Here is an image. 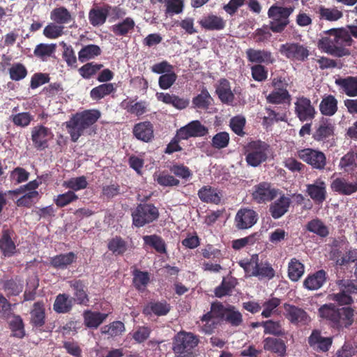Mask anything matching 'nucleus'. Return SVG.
I'll use <instances>...</instances> for the list:
<instances>
[{
    "label": "nucleus",
    "mask_w": 357,
    "mask_h": 357,
    "mask_svg": "<svg viewBox=\"0 0 357 357\" xmlns=\"http://www.w3.org/2000/svg\"><path fill=\"white\" fill-rule=\"evenodd\" d=\"M219 320L225 321L231 326L238 327L243 321L242 314L232 305H223L221 302H213L209 312L200 317L204 323L201 331L205 334H211L217 328Z\"/></svg>",
    "instance_id": "1"
},
{
    "label": "nucleus",
    "mask_w": 357,
    "mask_h": 357,
    "mask_svg": "<svg viewBox=\"0 0 357 357\" xmlns=\"http://www.w3.org/2000/svg\"><path fill=\"white\" fill-rule=\"evenodd\" d=\"M353 39L344 28H333L325 31L323 36L317 42L319 50L328 54L343 57L349 56V47L353 44Z\"/></svg>",
    "instance_id": "2"
},
{
    "label": "nucleus",
    "mask_w": 357,
    "mask_h": 357,
    "mask_svg": "<svg viewBox=\"0 0 357 357\" xmlns=\"http://www.w3.org/2000/svg\"><path fill=\"white\" fill-rule=\"evenodd\" d=\"M318 314L326 321L330 328L337 332L349 328L355 319L354 308L350 306L340 307L331 303L322 305L318 309Z\"/></svg>",
    "instance_id": "3"
},
{
    "label": "nucleus",
    "mask_w": 357,
    "mask_h": 357,
    "mask_svg": "<svg viewBox=\"0 0 357 357\" xmlns=\"http://www.w3.org/2000/svg\"><path fill=\"white\" fill-rule=\"evenodd\" d=\"M100 116L101 113L98 109H86L73 114L66 123L71 141L77 142L84 131L96 123Z\"/></svg>",
    "instance_id": "4"
},
{
    "label": "nucleus",
    "mask_w": 357,
    "mask_h": 357,
    "mask_svg": "<svg viewBox=\"0 0 357 357\" xmlns=\"http://www.w3.org/2000/svg\"><path fill=\"white\" fill-rule=\"evenodd\" d=\"M238 264L249 276L257 277L259 280H270L275 275V270L268 261L259 262L257 254L251 255L250 259H241Z\"/></svg>",
    "instance_id": "5"
},
{
    "label": "nucleus",
    "mask_w": 357,
    "mask_h": 357,
    "mask_svg": "<svg viewBox=\"0 0 357 357\" xmlns=\"http://www.w3.org/2000/svg\"><path fill=\"white\" fill-rule=\"evenodd\" d=\"M199 342V337L194 333L184 331L178 332L172 341L175 357H195L194 349Z\"/></svg>",
    "instance_id": "6"
},
{
    "label": "nucleus",
    "mask_w": 357,
    "mask_h": 357,
    "mask_svg": "<svg viewBox=\"0 0 357 357\" xmlns=\"http://www.w3.org/2000/svg\"><path fill=\"white\" fill-rule=\"evenodd\" d=\"M271 151V146L266 142L251 141L245 146V161L248 165L257 167L267 160Z\"/></svg>",
    "instance_id": "7"
},
{
    "label": "nucleus",
    "mask_w": 357,
    "mask_h": 357,
    "mask_svg": "<svg viewBox=\"0 0 357 357\" xmlns=\"http://www.w3.org/2000/svg\"><path fill=\"white\" fill-rule=\"evenodd\" d=\"M294 9V6L272 5L267 12L268 17L271 20L269 28L271 31L276 33L283 32L289 24V17Z\"/></svg>",
    "instance_id": "8"
},
{
    "label": "nucleus",
    "mask_w": 357,
    "mask_h": 357,
    "mask_svg": "<svg viewBox=\"0 0 357 357\" xmlns=\"http://www.w3.org/2000/svg\"><path fill=\"white\" fill-rule=\"evenodd\" d=\"M131 215L132 225L139 228L156 220L159 217V211L153 204H139Z\"/></svg>",
    "instance_id": "9"
},
{
    "label": "nucleus",
    "mask_w": 357,
    "mask_h": 357,
    "mask_svg": "<svg viewBox=\"0 0 357 357\" xmlns=\"http://www.w3.org/2000/svg\"><path fill=\"white\" fill-rule=\"evenodd\" d=\"M296 155L314 169L322 171L327 164L325 153L319 149L312 148L298 149Z\"/></svg>",
    "instance_id": "10"
},
{
    "label": "nucleus",
    "mask_w": 357,
    "mask_h": 357,
    "mask_svg": "<svg viewBox=\"0 0 357 357\" xmlns=\"http://www.w3.org/2000/svg\"><path fill=\"white\" fill-rule=\"evenodd\" d=\"M280 53L293 61H305L310 55L308 47L300 43L289 42L280 45Z\"/></svg>",
    "instance_id": "11"
},
{
    "label": "nucleus",
    "mask_w": 357,
    "mask_h": 357,
    "mask_svg": "<svg viewBox=\"0 0 357 357\" xmlns=\"http://www.w3.org/2000/svg\"><path fill=\"white\" fill-rule=\"evenodd\" d=\"M54 134L51 129L43 125L33 127L31 130V140L38 150H45L48 147L49 141L52 139Z\"/></svg>",
    "instance_id": "12"
},
{
    "label": "nucleus",
    "mask_w": 357,
    "mask_h": 357,
    "mask_svg": "<svg viewBox=\"0 0 357 357\" xmlns=\"http://www.w3.org/2000/svg\"><path fill=\"white\" fill-rule=\"evenodd\" d=\"M73 291L74 303L79 305L88 306L89 303V296L86 283L82 280L74 279L68 282Z\"/></svg>",
    "instance_id": "13"
},
{
    "label": "nucleus",
    "mask_w": 357,
    "mask_h": 357,
    "mask_svg": "<svg viewBox=\"0 0 357 357\" xmlns=\"http://www.w3.org/2000/svg\"><path fill=\"white\" fill-rule=\"evenodd\" d=\"M252 197L258 204L266 203L272 201L277 196V190L271 188V185L268 182H261L255 185L252 188Z\"/></svg>",
    "instance_id": "14"
},
{
    "label": "nucleus",
    "mask_w": 357,
    "mask_h": 357,
    "mask_svg": "<svg viewBox=\"0 0 357 357\" xmlns=\"http://www.w3.org/2000/svg\"><path fill=\"white\" fill-rule=\"evenodd\" d=\"M295 114L301 121L304 122L312 121L315 117L316 111L311 100L302 96L295 102Z\"/></svg>",
    "instance_id": "15"
},
{
    "label": "nucleus",
    "mask_w": 357,
    "mask_h": 357,
    "mask_svg": "<svg viewBox=\"0 0 357 357\" xmlns=\"http://www.w3.org/2000/svg\"><path fill=\"white\" fill-rule=\"evenodd\" d=\"M258 214L252 209L243 208L238 211L234 218V224L238 229H247L256 224Z\"/></svg>",
    "instance_id": "16"
},
{
    "label": "nucleus",
    "mask_w": 357,
    "mask_h": 357,
    "mask_svg": "<svg viewBox=\"0 0 357 357\" xmlns=\"http://www.w3.org/2000/svg\"><path fill=\"white\" fill-rule=\"evenodd\" d=\"M285 317L293 324L305 326L310 321L308 314L302 308L289 303L284 304Z\"/></svg>",
    "instance_id": "17"
},
{
    "label": "nucleus",
    "mask_w": 357,
    "mask_h": 357,
    "mask_svg": "<svg viewBox=\"0 0 357 357\" xmlns=\"http://www.w3.org/2000/svg\"><path fill=\"white\" fill-rule=\"evenodd\" d=\"M308 344L317 352H328L333 342V337H324L319 330L314 329L308 337Z\"/></svg>",
    "instance_id": "18"
},
{
    "label": "nucleus",
    "mask_w": 357,
    "mask_h": 357,
    "mask_svg": "<svg viewBox=\"0 0 357 357\" xmlns=\"http://www.w3.org/2000/svg\"><path fill=\"white\" fill-rule=\"evenodd\" d=\"M245 55L248 61L252 63L270 65L275 62L273 53L266 49L248 48Z\"/></svg>",
    "instance_id": "19"
},
{
    "label": "nucleus",
    "mask_w": 357,
    "mask_h": 357,
    "mask_svg": "<svg viewBox=\"0 0 357 357\" xmlns=\"http://www.w3.org/2000/svg\"><path fill=\"white\" fill-rule=\"evenodd\" d=\"M177 131L180 138L188 139L190 137H204L208 133V130L199 121L195 120L181 127Z\"/></svg>",
    "instance_id": "20"
},
{
    "label": "nucleus",
    "mask_w": 357,
    "mask_h": 357,
    "mask_svg": "<svg viewBox=\"0 0 357 357\" xmlns=\"http://www.w3.org/2000/svg\"><path fill=\"white\" fill-rule=\"evenodd\" d=\"M335 126L329 119L321 118L319 121L312 138L317 142H326L334 135Z\"/></svg>",
    "instance_id": "21"
},
{
    "label": "nucleus",
    "mask_w": 357,
    "mask_h": 357,
    "mask_svg": "<svg viewBox=\"0 0 357 357\" xmlns=\"http://www.w3.org/2000/svg\"><path fill=\"white\" fill-rule=\"evenodd\" d=\"M13 234V229L8 228L6 225L3 227L0 238V250L6 257H10L16 253V245L12 239Z\"/></svg>",
    "instance_id": "22"
},
{
    "label": "nucleus",
    "mask_w": 357,
    "mask_h": 357,
    "mask_svg": "<svg viewBox=\"0 0 357 357\" xmlns=\"http://www.w3.org/2000/svg\"><path fill=\"white\" fill-rule=\"evenodd\" d=\"M112 6L109 4L93 7L89 12V23L94 27L103 25L107 21Z\"/></svg>",
    "instance_id": "23"
},
{
    "label": "nucleus",
    "mask_w": 357,
    "mask_h": 357,
    "mask_svg": "<svg viewBox=\"0 0 357 357\" xmlns=\"http://www.w3.org/2000/svg\"><path fill=\"white\" fill-rule=\"evenodd\" d=\"M331 190L340 195H351L357 192V179L350 182L344 177L334 179L331 184Z\"/></svg>",
    "instance_id": "24"
},
{
    "label": "nucleus",
    "mask_w": 357,
    "mask_h": 357,
    "mask_svg": "<svg viewBox=\"0 0 357 357\" xmlns=\"http://www.w3.org/2000/svg\"><path fill=\"white\" fill-rule=\"evenodd\" d=\"M198 22L202 29L208 31H221L226 26V21L213 13L204 15Z\"/></svg>",
    "instance_id": "25"
},
{
    "label": "nucleus",
    "mask_w": 357,
    "mask_h": 357,
    "mask_svg": "<svg viewBox=\"0 0 357 357\" xmlns=\"http://www.w3.org/2000/svg\"><path fill=\"white\" fill-rule=\"evenodd\" d=\"M154 129L153 124L145 121L136 123L132 129L133 135L144 142H150L154 138Z\"/></svg>",
    "instance_id": "26"
},
{
    "label": "nucleus",
    "mask_w": 357,
    "mask_h": 357,
    "mask_svg": "<svg viewBox=\"0 0 357 357\" xmlns=\"http://www.w3.org/2000/svg\"><path fill=\"white\" fill-rule=\"evenodd\" d=\"M155 96L158 101H161L167 105H170L179 110L187 108L190 104V100L188 98L179 97L175 94L158 92Z\"/></svg>",
    "instance_id": "27"
},
{
    "label": "nucleus",
    "mask_w": 357,
    "mask_h": 357,
    "mask_svg": "<svg viewBox=\"0 0 357 357\" xmlns=\"http://www.w3.org/2000/svg\"><path fill=\"white\" fill-rule=\"evenodd\" d=\"M306 192L310 197L317 204H321L326 198V183L318 179L312 184L306 185Z\"/></svg>",
    "instance_id": "28"
},
{
    "label": "nucleus",
    "mask_w": 357,
    "mask_h": 357,
    "mask_svg": "<svg viewBox=\"0 0 357 357\" xmlns=\"http://www.w3.org/2000/svg\"><path fill=\"white\" fill-rule=\"evenodd\" d=\"M30 324L33 328H41L45 324V309L43 301L33 303L30 312Z\"/></svg>",
    "instance_id": "29"
},
{
    "label": "nucleus",
    "mask_w": 357,
    "mask_h": 357,
    "mask_svg": "<svg viewBox=\"0 0 357 357\" xmlns=\"http://www.w3.org/2000/svg\"><path fill=\"white\" fill-rule=\"evenodd\" d=\"M215 93L220 101L228 105H232L234 100V94L231 91L230 82L225 78H221L215 88Z\"/></svg>",
    "instance_id": "30"
},
{
    "label": "nucleus",
    "mask_w": 357,
    "mask_h": 357,
    "mask_svg": "<svg viewBox=\"0 0 357 357\" xmlns=\"http://www.w3.org/2000/svg\"><path fill=\"white\" fill-rule=\"evenodd\" d=\"M136 99L126 98L121 102V107L128 113L137 116H142L147 111V103L146 101H135Z\"/></svg>",
    "instance_id": "31"
},
{
    "label": "nucleus",
    "mask_w": 357,
    "mask_h": 357,
    "mask_svg": "<svg viewBox=\"0 0 357 357\" xmlns=\"http://www.w3.org/2000/svg\"><path fill=\"white\" fill-rule=\"evenodd\" d=\"M290 204L291 199L284 195H282L270 205L269 212L271 215L274 219L281 218L288 211Z\"/></svg>",
    "instance_id": "32"
},
{
    "label": "nucleus",
    "mask_w": 357,
    "mask_h": 357,
    "mask_svg": "<svg viewBox=\"0 0 357 357\" xmlns=\"http://www.w3.org/2000/svg\"><path fill=\"white\" fill-rule=\"evenodd\" d=\"M108 314L90 310L83 312L84 324L86 328H98L107 319Z\"/></svg>",
    "instance_id": "33"
},
{
    "label": "nucleus",
    "mask_w": 357,
    "mask_h": 357,
    "mask_svg": "<svg viewBox=\"0 0 357 357\" xmlns=\"http://www.w3.org/2000/svg\"><path fill=\"white\" fill-rule=\"evenodd\" d=\"M74 300L67 294H59L54 300L53 310L58 314L69 313L74 305Z\"/></svg>",
    "instance_id": "34"
},
{
    "label": "nucleus",
    "mask_w": 357,
    "mask_h": 357,
    "mask_svg": "<svg viewBox=\"0 0 357 357\" xmlns=\"http://www.w3.org/2000/svg\"><path fill=\"white\" fill-rule=\"evenodd\" d=\"M199 198L204 202L218 204L221 202L222 193L217 188L204 185L198 191Z\"/></svg>",
    "instance_id": "35"
},
{
    "label": "nucleus",
    "mask_w": 357,
    "mask_h": 357,
    "mask_svg": "<svg viewBox=\"0 0 357 357\" xmlns=\"http://www.w3.org/2000/svg\"><path fill=\"white\" fill-rule=\"evenodd\" d=\"M335 83L340 87L342 93L349 97L357 96V76H349L336 79Z\"/></svg>",
    "instance_id": "36"
},
{
    "label": "nucleus",
    "mask_w": 357,
    "mask_h": 357,
    "mask_svg": "<svg viewBox=\"0 0 357 357\" xmlns=\"http://www.w3.org/2000/svg\"><path fill=\"white\" fill-rule=\"evenodd\" d=\"M171 306L167 301H151L144 306L143 313L145 315L155 314L156 316H165L170 311Z\"/></svg>",
    "instance_id": "37"
},
{
    "label": "nucleus",
    "mask_w": 357,
    "mask_h": 357,
    "mask_svg": "<svg viewBox=\"0 0 357 357\" xmlns=\"http://www.w3.org/2000/svg\"><path fill=\"white\" fill-rule=\"evenodd\" d=\"M77 259V255L73 252L57 255L50 258V265L56 269H66Z\"/></svg>",
    "instance_id": "38"
},
{
    "label": "nucleus",
    "mask_w": 357,
    "mask_h": 357,
    "mask_svg": "<svg viewBox=\"0 0 357 357\" xmlns=\"http://www.w3.org/2000/svg\"><path fill=\"white\" fill-rule=\"evenodd\" d=\"M339 167L348 174H354L357 169V150L349 151L342 156Z\"/></svg>",
    "instance_id": "39"
},
{
    "label": "nucleus",
    "mask_w": 357,
    "mask_h": 357,
    "mask_svg": "<svg viewBox=\"0 0 357 357\" xmlns=\"http://www.w3.org/2000/svg\"><path fill=\"white\" fill-rule=\"evenodd\" d=\"M326 280V273L319 270L314 274L309 275L304 280V287L309 290H317L321 287Z\"/></svg>",
    "instance_id": "40"
},
{
    "label": "nucleus",
    "mask_w": 357,
    "mask_h": 357,
    "mask_svg": "<svg viewBox=\"0 0 357 357\" xmlns=\"http://www.w3.org/2000/svg\"><path fill=\"white\" fill-rule=\"evenodd\" d=\"M50 19L54 22L62 26L74 21L73 16L64 6L54 8L50 13Z\"/></svg>",
    "instance_id": "41"
},
{
    "label": "nucleus",
    "mask_w": 357,
    "mask_h": 357,
    "mask_svg": "<svg viewBox=\"0 0 357 357\" xmlns=\"http://www.w3.org/2000/svg\"><path fill=\"white\" fill-rule=\"evenodd\" d=\"M135 22L131 17H126L111 26V31L116 36H126L134 31Z\"/></svg>",
    "instance_id": "42"
},
{
    "label": "nucleus",
    "mask_w": 357,
    "mask_h": 357,
    "mask_svg": "<svg viewBox=\"0 0 357 357\" xmlns=\"http://www.w3.org/2000/svg\"><path fill=\"white\" fill-rule=\"evenodd\" d=\"M8 328L11 331V337L22 339L26 335L24 323L20 315L13 314L8 321Z\"/></svg>",
    "instance_id": "43"
},
{
    "label": "nucleus",
    "mask_w": 357,
    "mask_h": 357,
    "mask_svg": "<svg viewBox=\"0 0 357 357\" xmlns=\"http://www.w3.org/2000/svg\"><path fill=\"white\" fill-rule=\"evenodd\" d=\"M128 243L121 236H116L108 241L107 248L115 256H122L128 250Z\"/></svg>",
    "instance_id": "44"
},
{
    "label": "nucleus",
    "mask_w": 357,
    "mask_h": 357,
    "mask_svg": "<svg viewBox=\"0 0 357 357\" xmlns=\"http://www.w3.org/2000/svg\"><path fill=\"white\" fill-rule=\"evenodd\" d=\"M115 91L114 83H104L93 88L90 91V97L92 100L98 101Z\"/></svg>",
    "instance_id": "45"
},
{
    "label": "nucleus",
    "mask_w": 357,
    "mask_h": 357,
    "mask_svg": "<svg viewBox=\"0 0 357 357\" xmlns=\"http://www.w3.org/2000/svg\"><path fill=\"white\" fill-rule=\"evenodd\" d=\"M56 47L55 43H40L36 46L33 54L36 57L45 61L54 55Z\"/></svg>",
    "instance_id": "46"
},
{
    "label": "nucleus",
    "mask_w": 357,
    "mask_h": 357,
    "mask_svg": "<svg viewBox=\"0 0 357 357\" xmlns=\"http://www.w3.org/2000/svg\"><path fill=\"white\" fill-rule=\"evenodd\" d=\"M319 110L323 115L331 116L337 111V100L333 95L323 98L319 104Z\"/></svg>",
    "instance_id": "47"
},
{
    "label": "nucleus",
    "mask_w": 357,
    "mask_h": 357,
    "mask_svg": "<svg viewBox=\"0 0 357 357\" xmlns=\"http://www.w3.org/2000/svg\"><path fill=\"white\" fill-rule=\"evenodd\" d=\"M143 241L145 245L151 247L157 252L160 254L167 253V245L161 236L157 234L146 235L143 236Z\"/></svg>",
    "instance_id": "48"
},
{
    "label": "nucleus",
    "mask_w": 357,
    "mask_h": 357,
    "mask_svg": "<svg viewBox=\"0 0 357 357\" xmlns=\"http://www.w3.org/2000/svg\"><path fill=\"white\" fill-rule=\"evenodd\" d=\"M1 284L8 296H17L23 290V284L17 278L15 279L1 280Z\"/></svg>",
    "instance_id": "49"
},
{
    "label": "nucleus",
    "mask_w": 357,
    "mask_h": 357,
    "mask_svg": "<svg viewBox=\"0 0 357 357\" xmlns=\"http://www.w3.org/2000/svg\"><path fill=\"white\" fill-rule=\"evenodd\" d=\"M286 345L281 339L274 337H266L264 340V349L267 351H271L280 356H284L286 352Z\"/></svg>",
    "instance_id": "50"
},
{
    "label": "nucleus",
    "mask_w": 357,
    "mask_h": 357,
    "mask_svg": "<svg viewBox=\"0 0 357 357\" xmlns=\"http://www.w3.org/2000/svg\"><path fill=\"white\" fill-rule=\"evenodd\" d=\"M320 20L335 22L342 17L343 13L336 7L326 8L321 6L317 11Z\"/></svg>",
    "instance_id": "51"
},
{
    "label": "nucleus",
    "mask_w": 357,
    "mask_h": 357,
    "mask_svg": "<svg viewBox=\"0 0 357 357\" xmlns=\"http://www.w3.org/2000/svg\"><path fill=\"white\" fill-rule=\"evenodd\" d=\"M305 228L308 231L314 233L321 238H325L329 234L328 227L318 218L309 221Z\"/></svg>",
    "instance_id": "52"
},
{
    "label": "nucleus",
    "mask_w": 357,
    "mask_h": 357,
    "mask_svg": "<svg viewBox=\"0 0 357 357\" xmlns=\"http://www.w3.org/2000/svg\"><path fill=\"white\" fill-rule=\"evenodd\" d=\"M102 53L100 47L97 45H88L84 46L78 52V59L84 63L88 60L94 59Z\"/></svg>",
    "instance_id": "53"
},
{
    "label": "nucleus",
    "mask_w": 357,
    "mask_h": 357,
    "mask_svg": "<svg viewBox=\"0 0 357 357\" xmlns=\"http://www.w3.org/2000/svg\"><path fill=\"white\" fill-rule=\"evenodd\" d=\"M266 100L271 104H289L291 95L287 89L273 90L266 96Z\"/></svg>",
    "instance_id": "54"
},
{
    "label": "nucleus",
    "mask_w": 357,
    "mask_h": 357,
    "mask_svg": "<svg viewBox=\"0 0 357 357\" xmlns=\"http://www.w3.org/2000/svg\"><path fill=\"white\" fill-rule=\"evenodd\" d=\"M132 283L135 289L144 291L150 281L149 273L136 268L132 271Z\"/></svg>",
    "instance_id": "55"
},
{
    "label": "nucleus",
    "mask_w": 357,
    "mask_h": 357,
    "mask_svg": "<svg viewBox=\"0 0 357 357\" xmlns=\"http://www.w3.org/2000/svg\"><path fill=\"white\" fill-rule=\"evenodd\" d=\"M304 273V265L298 259L293 258L288 266V276L291 281H298Z\"/></svg>",
    "instance_id": "56"
},
{
    "label": "nucleus",
    "mask_w": 357,
    "mask_h": 357,
    "mask_svg": "<svg viewBox=\"0 0 357 357\" xmlns=\"http://www.w3.org/2000/svg\"><path fill=\"white\" fill-rule=\"evenodd\" d=\"M265 334H270L277 337H283L286 335L285 330L282 328L280 321L267 320L262 321Z\"/></svg>",
    "instance_id": "57"
},
{
    "label": "nucleus",
    "mask_w": 357,
    "mask_h": 357,
    "mask_svg": "<svg viewBox=\"0 0 357 357\" xmlns=\"http://www.w3.org/2000/svg\"><path fill=\"white\" fill-rule=\"evenodd\" d=\"M63 186L70 189L69 191L77 192L87 188L88 182L84 176L71 178L63 183Z\"/></svg>",
    "instance_id": "58"
},
{
    "label": "nucleus",
    "mask_w": 357,
    "mask_h": 357,
    "mask_svg": "<svg viewBox=\"0 0 357 357\" xmlns=\"http://www.w3.org/2000/svg\"><path fill=\"white\" fill-rule=\"evenodd\" d=\"M202 255L207 259H212L220 263L224 259L223 254L220 249L215 248L212 244H207L201 250Z\"/></svg>",
    "instance_id": "59"
},
{
    "label": "nucleus",
    "mask_w": 357,
    "mask_h": 357,
    "mask_svg": "<svg viewBox=\"0 0 357 357\" xmlns=\"http://www.w3.org/2000/svg\"><path fill=\"white\" fill-rule=\"evenodd\" d=\"M102 68L103 65L101 63L89 62L80 67L78 72L84 79H89Z\"/></svg>",
    "instance_id": "60"
},
{
    "label": "nucleus",
    "mask_w": 357,
    "mask_h": 357,
    "mask_svg": "<svg viewBox=\"0 0 357 357\" xmlns=\"http://www.w3.org/2000/svg\"><path fill=\"white\" fill-rule=\"evenodd\" d=\"M236 283L233 278L227 280L223 278L222 282L218 286L214 291L215 295L218 298H222L225 296L229 295L232 289L235 287Z\"/></svg>",
    "instance_id": "61"
},
{
    "label": "nucleus",
    "mask_w": 357,
    "mask_h": 357,
    "mask_svg": "<svg viewBox=\"0 0 357 357\" xmlns=\"http://www.w3.org/2000/svg\"><path fill=\"white\" fill-rule=\"evenodd\" d=\"M78 196L73 191H67L54 198V202L59 208H63L78 199Z\"/></svg>",
    "instance_id": "62"
},
{
    "label": "nucleus",
    "mask_w": 357,
    "mask_h": 357,
    "mask_svg": "<svg viewBox=\"0 0 357 357\" xmlns=\"http://www.w3.org/2000/svg\"><path fill=\"white\" fill-rule=\"evenodd\" d=\"M211 100L208 91L204 89L199 94L192 98V104L196 108L206 109L211 105Z\"/></svg>",
    "instance_id": "63"
},
{
    "label": "nucleus",
    "mask_w": 357,
    "mask_h": 357,
    "mask_svg": "<svg viewBox=\"0 0 357 357\" xmlns=\"http://www.w3.org/2000/svg\"><path fill=\"white\" fill-rule=\"evenodd\" d=\"M124 331V324L121 321H114L109 325L104 326L101 328V333L102 334L108 335L111 337L118 336Z\"/></svg>",
    "instance_id": "64"
}]
</instances>
